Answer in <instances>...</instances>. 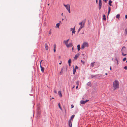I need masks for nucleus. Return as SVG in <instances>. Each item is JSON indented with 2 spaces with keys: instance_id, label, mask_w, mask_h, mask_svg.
I'll return each instance as SVG.
<instances>
[{
  "instance_id": "obj_1",
  "label": "nucleus",
  "mask_w": 127,
  "mask_h": 127,
  "mask_svg": "<svg viewBox=\"0 0 127 127\" xmlns=\"http://www.w3.org/2000/svg\"><path fill=\"white\" fill-rule=\"evenodd\" d=\"M119 84L118 81L117 80H115L113 83V87L114 88V90L119 88Z\"/></svg>"
},
{
  "instance_id": "obj_2",
  "label": "nucleus",
  "mask_w": 127,
  "mask_h": 127,
  "mask_svg": "<svg viewBox=\"0 0 127 127\" xmlns=\"http://www.w3.org/2000/svg\"><path fill=\"white\" fill-rule=\"evenodd\" d=\"M86 21L85 20L82 21L81 22L79 23V24L80 25V27L78 30V32H79L81 29L84 27V25Z\"/></svg>"
},
{
  "instance_id": "obj_3",
  "label": "nucleus",
  "mask_w": 127,
  "mask_h": 127,
  "mask_svg": "<svg viewBox=\"0 0 127 127\" xmlns=\"http://www.w3.org/2000/svg\"><path fill=\"white\" fill-rule=\"evenodd\" d=\"M89 46L88 43L87 42H84L81 46V49H84L86 47H88Z\"/></svg>"
},
{
  "instance_id": "obj_4",
  "label": "nucleus",
  "mask_w": 127,
  "mask_h": 127,
  "mask_svg": "<svg viewBox=\"0 0 127 127\" xmlns=\"http://www.w3.org/2000/svg\"><path fill=\"white\" fill-rule=\"evenodd\" d=\"M64 5L65 7L69 13H70V5L69 4L67 5H65L64 4Z\"/></svg>"
},
{
  "instance_id": "obj_5",
  "label": "nucleus",
  "mask_w": 127,
  "mask_h": 127,
  "mask_svg": "<svg viewBox=\"0 0 127 127\" xmlns=\"http://www.w3.org/2000/svg\"><path fill=\"white\" fill-rule=\"evenodd\" d=\"M121 51L123 56H125L126 55V54L124 53H126V48L125 47L123 46V47L121 50Z\"/></svg>"
},
{
  "instance_id": "obj_6",
  "label": "nucleus",
  "mask_w": 127,
  "mask_h": 127,
  "mask_svg": "<svg viewBox=\"0 0 127 127\" xmlns=\"http://www.w3.org/2000/svg\"><path fill=\"white\" fill-rule=\"evenodd\" d=\"M99 10H100L101 9L102 6V1L101 0H99Z\"/></svg>"
},
{
  "instance_id": "obj_7",
  "label": "nucleus",
  "mask_w": 127,
  "mask_h": 127,
  "mask_svg": "<svg viewBox=\"0 0 127 127\" xmlns=\"http://www.w3.org/2000/svg\"><path fill=\"white\" fill-rule=\"evenodd\" d=\"M89 101V100H86L85 101L82 100L80 101V103L81 104H84L88 102Z\"/></svg>"
},
{
  "instance_id": "obj_8",
  "label": "nucleus",
  "mask_w": 127,
  "mask_h": 127,
  "mask_svg": "<svg viewBox=\"0 0 127 127\" xmlns=\"http://www.w3.org/2000/svg\"><path fill=\"white\" fill-rule=\"evenodd\" d=\"M78 67L77 66H76L75 68L73 69V74H74L76 72V70L77 69H78Z\"/></svg>"
},
{
  "instance_id": "obj_9",
  "label": "nucleus",
  "mask_w": 127,
  "mask_h": 127,
  "mask_svg": "<svg viewBox=\"0 0 127 127\" xmlns=\"http://www.w3.org/2000/svg\"><path fill=\"white\" fill-rule=\"evenodd\" d=\"M68 125L69 127H72V124L71 120H69L68 121Z\"/></svg>"
},
{
  "instance_id": "obj_10",
  "label": "nucleus",
  "mask_w": 127,
  "mask_h": 127,
  "mask_svg": "<svg viewBox=\"0 0 127 127\" xmlns=\"http://www.w3.org/2000/svg\"><path fill=\"white\" fill-rule=\"evenodd\" d=\"M75 27L74 28H71V31H72V35H73V33H75Z\"/></svg>"
},
{
  "instance_id": "obj_11",
  "label": "nucleus",
  "mask_w": 127,
  "mask_h": 127,
  "mask_svg": "<svg viewBox=\"0 0 127 127\" xmlns=\"http://www.w3.org/2000/svg\"><path fill=\"white\" fill-rule=\"evenodd\" d=\"M58 95H59L61 97L62 96V95L61 93V91H58Z\"/></svg>"
},
{
  "instance_id": "obj_12",
  "label": "nucleus",
  "mask_w": 127,
  "mask_h": 127,
  "mask_svg": "<svg viewBox=\"0 0 127 127\" xmlns=\"http://www.w3.org/2000/svg\"><path fill=\"white\" fill-rule=\"evenodd\" d=\"M69 40V39H68L66 41H64V42L66 44V46L68 45V42Z\"/></svg>"
},
{
  "instance_id": "obj_13",
  "label": "nucleus",
  "mask_w": 127,
  "mask_h": 127,
  "mask_svg": "<svg viewBox=\"0 0 127 127\" xmlns=\"http://www.w3.org/2000/svg\"><path fill=\"white\" fill-rule=\"evenodd\" d=\"M40 68H41V70L42 72H44V68L42 67L41 66H41H40Z\"/></svg>"
},
{
  "instance_id": "obj_14",
  "label": "nucleus",
  "mask_w": 127,
  "mask_h": 127,
  "mask_svg": "<svg viewBox=\"0 0 127 127\" xmlns=\"http://www.w3.org/2000/svg\"><path fill=\"white\" fill-rule=\"evenodd\" d=\"M72 43H69L68 44V45H67L66 46L67 47H71L72 46Z\"/></svg>"
},
{
  "instance_id": "obj_15",
  "label": "nucleus",
  "mask_w": 127,
  "mask_h": 127,
  "mask_svg": "<svg viewBox=\"0 0 127 127\" xmlns=\"http://www.w3.org/2000/svg\"><path fill=\"white\" fill-rule=\"evenodd\" d=\"M45 47L46 49V50H48V46L47 44H45Z\"/></svg>"
},
{
  "instance_id": "obj_16",
  "label": "nucleus",
  "mask_w": 127,
  "mask_h": 127,
  "mask_svg": "<svg viewBox=\"0 0 127 127\" xmlns=\"http://www.w3.org/2000/svg\"><path fill=\"white\" fill-rule=\"evenodd\" d=\"M79 56V55L78 54H77L74 57V59L75 60H76L77 59V58Z\"/></svg>"
},
{
  "instance_id": "obj_17",
  "label": "nucleus",
  "mask_w": 127,
  "mask_h": 127,
  "mask_svg": "<svg viewBox=\"0 0 127 127\" xmlns=\"http://www.w3.org/2000/svg\"><path fill=\"white\" fill-rule=\"evenodd\" d=\"M71 60L70 59H69V60H68V63L69 64V66H71L70 64H71Z\"/></svg>"
},
{
  "instance_id": "obj_18",
  "label": "nucleus",
  "mask_w": 127,
  "mask_h": 127,
  "mask_svg": "<svg viewBox=\"0 0 127 127\" xmlns=\"http://www.w3.org/2000/svg\"><path fill=\"white\" fill-rule=\"evenodd\" d=\"M95 62H93L92 63H91V66L92 67H94V66L95 65Z\"/></svg>"
},
{
  "instance_id": "obj_19",
  "label": "nucleus",
  "mask_w": 127,
  "mask_h": 127,
  "mask_svg": "<svg viewBox=\"0 0 127 127\" xmlns=\"http://www.w3.org/2000/svg\"><path fill=\"white\" fill-rule=\"evenodd\" d=\"M80 45H78L77 46V47L78 48V51H79L80 49Z\"/></svg>"
},
{
  "instance_id": "obj_20",
  "label": "nucleus",
  "mask_w": 127,
  "mask_h": 127,
  "mask_svg": "<svg viewBox=\"0 0 127 127\" xmlns=\"http://www.w3.org/2000/svg\"><path fill=\"white\" fill-rule=\"evenodd\" d=\"M103 19L104 21H105L106 20V16L105 15H103Z\"/></svg>"
},
{
  "instance_id": "obj_21",
  "label": "nucleus",
  "mask_w": 127,
  "mask_h": 127,
  "mask_svg": "<svg viewBox=\"0 0 127 127\" xmlns=\"http://www.w3.org/2000/svg\"><path fill=\"white\" fill-rule=\"evenodd\" d=\"M75 116V115H73L71 117V119L72 121L73 120V118H74V117Z\"/></svg>"
},
{
  "instance_id": "obj_22",
  "label": "nucleus",
  "mask_w": 127,
  "mask_h": 127,
  "mask_svg": "<svg viewBox=\"0 0 127 127\" xmlns=\"http://www.w3.org/2000/svg\"><path fill=\"white\" fill-rule=\"evenodd\" d=\"M112 3V1L109 0V4L110 6H111V3Z\"/></svg>"
},
{
  "instance_id": "obj_23",
  "label": "nucleus",
  "mask_w": 127,
  "mask_h": 127,
  "mask_svg": "<svg viewBox=\"0 0 127 127\" xmlns=\"http://www.w3.org/2000/svg\"><path fill=\"white\" fill-rule=\"evenodd\" d=\"M125 35H127V29H126L125 31Z\"/></svg>"
},
{
  "instance_id": "obj_24",
  "label": "nucleus",
  "mask_w": 127,
  "mask_h": 127,
  "mask_svg": "<svg viewBox=\"0 0 127 127\" xmlns=\"http://www.w3.org/2000/svg\"><path fill=\"white\" fill-rule=\"evenodd\" d=\"M120 17V15L119 14H118L116 15V18L119 19Z\"/></svg>"
},
{
  "instance_id": "obj_25",
  "label": "nucleus",
  "mask_w": 127,
  "mask_h": 127,
  "mask_svg": "<svg viewBox=\"0 0 127 127\" xmlns=\"http://www.w3.org/2000/svg\"><path fill=\"white\" fill-rule=\"evenodd\" d=\"M87 85L89 86H90L91 85V83L90 82H89L88 83Z\"/></svg>"
},
{
  "instance_id": "obj_26",
  "label": "nucleus",
  "mask_w": 127,
  "mask_h": 127,
  "mask_svg": "<svg viewBox=\"0 0 127 127\" xmlns=\"http://www.w3.org/2000/svg\"><path fill=\"white\" fill-rule=\"evenodd\" d=\"M58 105H59V107L60 108L61 110H62V108L61 107V106H60V103L58 104Z\"/></svg>"
},
{
  "instance_id": "obj_27",
  "label": "nucleus",
  "mask_w": 127,
  "mask_h": 127,
  "mask_svg": "<svg viewBox=\"0 0 127 127\" xmlns=\"http://www.w3.org/2000/svg\"><path fill=\"white\" fill-rule=\"evenodd\" d=\"M56 26L58 28H59V26H60V24L59 23H57L56 24Z\"/></svg>"
},
{
  "instance_id": "obj_28",
  "label": "nucleus",
  "mask_w": 127,
  "mask_h": 127,
  "mask_svg": "<svg viewBox=\"0 0 127 127\" xmlns=\"http://www.w3.org/2000/svg\"><path fill=\"white\" fill-rule=\"evenodd\" d=\"M79 81H77L76 82V84L77 85H79Z\"/></svg>"
},
{
  "instance_id": "obj_29",
  "label": "nucleus",
  "mask_w": 127,
  "mask_h": 127,
  "mask_svg": "<svg viewBox=\"0 0 127 127\" xmlns=\"http://www.w3.org/2000/svg\"><path fill=\"white\" fill-rule=\"evenodd\" d=\"M126 58H124L123 59V61L124 62L126 60Z\"/></svg>"
},
{
  "instance_id": "obj_30",
  "label": "nucleus",
  "mask_w": 127,
  "mask_h": 127,
  "mask_svg": "<svg viewBox=\"0 0 127 127\" xmlns=\"http://www.w3.org/2000/svg\"><path fill=\"white\" fill-rule=\"evenodd\" d=\"M111 10V7H108V11H110Z\"/></svg>"
},
{
  "instance_id": "obj_31",
  "label": "nucleus",
  "mask_w": 127,
  "mask_h": 127,
  "mask_svg": "<svg viewBox=\"0 0 127 127\" xmlns=\"http://www.w3.org/2000/svg\"><path fill=\"white\" fill-rule=\"evenodd\" d=\"M54 93L55 94H57V92L55 89H54Z\"/></svg>"
},
{
  "instance_id": "obj_32",
  "label": "nucleus",
  "mask_w": 127,
  "mask_h": 127,
  "mask_svg": "<svg viewBox=\"0 0 127 127\" xmlns=\"http://www.w3.org/2000/svg\"><path fill=\"white\" fill-rule=\"evenodd\" d=\"M116 61H117V63H116V64H117L118 65L119 64L118 61L117 59H116Z\"/></svg>"
},
{
  "instance_id": "obj_33",
  "label": "nucleus",
  "mask_w": 127,
  "mask_h": 127,
  "mask_svg": "<svg viewBox=\"0 0 127 127\" xmlns=\"http://www.w3.org/2000/svg\"><path fill=\"white\" fill-rule=\"evenodd\" d=\"M81 62H82V63L83 64H85V62L82 60H81Z\"/></svg>"
},
{
  "instance_id": "obj_34",
  "label": "nucleus",
  "mask_w": 127,
  "mask_h": 127,
  "mask_svg": "<svg viewBox=\"0 0 127 127\" xmlns=\"http://www.w3.org/2000/svg\"><path fill=\"white\" fill-rule=\"evenodd\" d=\"M51 29L50 30V31H49V33L50 34H51Z\"/></svg>"
},
{
  "instance_id": "obj_35",
  "label": "nucleus",
  "mask_w": 127,
  "mask_h": 127,
  "mask_svg": "<svg viewBox=\"0 0 127 127\" xmlns=\"http://www.w3.org/2000/svg\"><path fill=\"white\" fill-rule=\"evenodd\" d=\"M91 76L92 78H93L95 76H96V75L94 76V75H91Z\"/></svg>"
},
{
  "instance_id": "obj_36",
  "label": "nucleus",
  "mask_w": 127,
  "mask_h": 127,
  "mask_svg": "<svg viewBox=\"0 0 127 127\" xmlns=\"http://www.w3.org/2000/svg\"><path fill=\"white\" fill-rule=\"evenodd\" d=\"M124 68L125 69H127V66H125L124 67Z\"/></svg>"
},
{
  "instance_id": "obj_37",
  "label": "nucleus",
  "mask_w": 127,
  "mask_h": 127,
  "mask_svg": "<svg viewBox=\"0 0 127 127\" xmlns=\"http://www.w3.org/2000/svg\"><path fill=\"white\" fill-rule=\"evenodd\" d=\"M71 108H73V107H74V105H72H72H71Z\"/></svg>"
},
{
  "instance_id": "obj_38",
  "label": "nucleus",
  "mask_w": 127,
  "mask_h": 127,
  "mask_svg": "<svg viewBox=\"0 0 127 127\" xmlns=\"http://www.w3.org/2000/svg\"><path fill=\"white\" fill-rule=\"evenodd\" d=\"M56 45L55 44L54 45V48L56 49Z\"/></svg>"
},
{
  "instance_id": "obj_39",
  "label": "nucleus",
  "mask_w": 127,
  "mask_h": 127,
  "mask_svg": "<svg viewBox=\"0 0 127 127\" xmlns=\"http://www.w3.org/2000/svg\"><path fill=\"white\" fill-rule=\"evenodd\" d=\"M42 60H41V61H40V66H41V62H42Z\"/></svg>"
},
{
  "instance_id": "obj_40",
  "label": "nucleus",
  "mask_w": 127,
  "mask_h": 127,
  "mask_svg": "<svg viewBox=\"0 0 127 127\" xmlns=\"http://www.w3.org/2000/svg\"><path fill=\"white\" fill-rule=\"evenodd\" d=\"M54 51L55 53L56 52V49L54 48Z\"/></svg>"
},
{
  "instance_id": "obj_41",
  "label": "nucleus",
  "mask_w": 127,
  "mask_h": 127,
  "mask_svg": "<svg viewBox=\"0 0 127 127\" xmlns=\"http://www.w3.org/2000/svg\"><path fill=\"white\" fill-rule=\"evenodd\" d=\"M125 18L126 19L127 18V15H125Z\"/></svg>"
},
{
  "instance_id": "obj_42",
  "label": "nucleus",
  "mask_w": 127,
  "mask_h": 127,
  "mask_svg": "<svg viewBox=\"0 0 127 127\" xmlns=\"http://www.w3.org/2000/svg\"><path fill=\"white\" fill-rule=\"evenodd\" d=\"M110 12V11H108V15L109 14Z\"/></svg>"
},
{
  "instance_id": "obj_43",
  "label": "nucleus",
  "mask_w": 127,
  "mask_h": 127,
  "mask_svg": "<svg viewBox=\"0 0 127 127\" xmlns=\"http://www.w3.org/2000/svg\"><path fill=\"white\" fill-rule=\"evenodd\" d=\"M78 85H77V86L76 87V89H77V88H78Z\"/></svg>"
},
{
  "instance_id": "obj_44",
  "label": "nucleus",
  "mask_w": 127,
  "mask_h": 127,
  "mask_svg": "<svg viewBox=\"0 0 127 127\" xmlns=\"http://www.w3.org/2000/svg\"><path fill=\"white\" fill-rule=\"evenodd\" d=\"M62 62L61 61V62L60 63H59V64H62Z\"/></svg>"
},
{
  "instance_id": "obj_45",
  "label": "nucleus",
  "mask_w": 127,
  "mask_h": 127,
  "mask_svg": "<svg viewBox=\"0 0 127 127\" xmlns=\"http://www.w3.org/2000/svg\"><path fill=\"white\" fill-rule=\"evenodd\" d=\"M108 0H103L105 1L106 2Z\"/></svg>"
},
{
  "instance_id": "obj_46",
  "label": "nucleus",
  "mask_w": 127,
  "mask_h": 127,
  "mask_svg": "<svg viewBox=\"0 0 127 127\" xmlns=\"http://www.w3.org/2000/svg\"><path fill=\"white\" fill-rule=\"evenodd\" d=\"M97 2H98L97 0H96V2L97 3Z\"/></svg>"
},
{
  "instance_id": "obj_47",
  "label": "nucleus",
  "mask_w": 127,
  "mask_h": 127,
  "mask_svg": "<svg viewBox=\"0 0 127 127\" xmlns=\"http://www.w3.org/2000/svg\"><path fill=\"white\" fill-rule=\"evenodd\" d=\"M110 69L111 70V69H112V68H111V66H110Z\"/></svg>"
},
{
  "instance_id": "obj_48",
  "label": "nucleus",
  "mask_w": 127,
  "mask_h": 127,
  "mask_svg": "<svg viewBox=\"0 0 127 127\" xmlns=\"http://www.w3.org/2000/svg\"><path fill=\"white\" fill-rule=\"evenodd\" d=\"M59 58L60 59V58H61V57H60V56H59Z\"/></svg>"
},
{
  "instance_id": "obj_49",
  "label": "nucleus",
  "mask_w": 127,
  "mask_h": 127,
  "mask_svg": "<svg viewBox=\"0 0 127 127\" xmlns=\"http://www.w3.org/2000/svg\"><path fill=\"white\" fill-rule=\"evenodd\" d=\"M73 50V47L72 48V50Z\"/></svg>"
},
{
  "instance_id": "obj_50",
  "label": "nucleus",
  "mask_w": 127,
  "mask_h": 127,
  "mask_svg": "<svg viewBox=\"0 0 127 127\" xmlns=\"http://www.w3.org/2000/svg\"><path fill=\"white\" fill-rule=\"evenodd\" d=\"M105 75H107V73H105Z\"/></svg>"
},
{
  "instance_id": "obj_51",
  "label": "nucleus",
  "mask_w": 127,
  "mask_h": 127,
  "mask_svg": "<svg viewBox=\"0 0 127 127\" xmlns=\"http://www.w3.org/2000/svg\"><path fill=\"white\" fill-rule=\"evenodd\" d=\"M62 15H63V13L62 14Z\"/></svg>"
},
{
  "instance_id": "obj_52",
  "label": "nucleus",
  "mask_w": 127,
  "mask_h": 127,
  "mask_svg": "<svg viewBox=\"0 0 127 127\" xmlns=\"http://www.w3.org/2000/svg\"><path fill=\"white\" fill-rule=\"evenodd\" d=\"M48 5H49V4H48Z\"/></svg>"
},
{
  "instance_id": "obj_53",
  "label": "nucleus",
  "mask_w": 127,
  "mask_h": 127,
  "mask_svg": "<svg viewBox=\"0 0 127 127\" xmlns=\"http://www.w3.org/2000/svg\"><path fill=\"white\" fill-rule=\"evenodd\" d=\"M52 98V99H54V98H53H53Z\"/></svg>"
},
{
  "instance_id": "obj_54",
  "label": "nucleus",
  "mask_w": 127,
  "mask_h": 127,
  "mask_svg": "<svg viewBox=\"0 0 127 127\" xmlns=\"http://www.w3.org/2000/svg\"><path fill=\"white\" fill-rule=\"evenodd\" d=\"M126 62H127V61H126Z\"/></svg>"
}]
</instances>
